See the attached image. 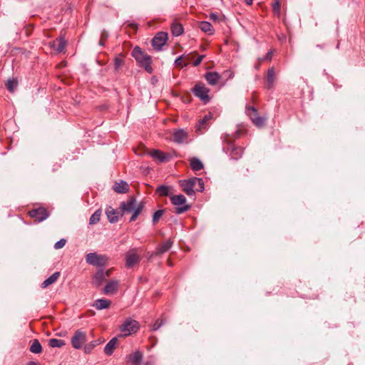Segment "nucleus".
I'll return each mask as SVG.
<instances>
[{"mask_svg":"<svg viewBox=\"0 0 365 365\" xmlns=\"http://www.w3.org/2000/svg\"><path fill=\"white\" fill-rule=\"evenodd\" d=\"M182 190L189 196L195 195V187L197 185L196 190L202 192L204 190V183L201 178H192L188 180H180L179 182Z\"/></svg>","mask_w":365,"mask_h":365,"instance_id":"obj_1","label":"nucleus"},{"mask_svg":"<svg viewBox=\"0 0 365 365\" xmlns=\"http://www.w3.org/2000/svg\"><path fill=\"white\" fill-rule=\"evenodd\" d=\"M133 57L136 60L141 67H143L147 72L151 73V57L144 52L139 46H135L132 51Z\"/></svg>","mask_w":365,"mask_h":365,"instance_id":"obj_2","label":"nucleus"},{"mask_svg":"<svg viewBox=\"0 0 365 365\" xmlns=\"http://www.w3.org/2000/svg\"><path fill=\"white\" fill-rule=\"evenodd\" d=\"M124 212H133L130 219V222L135 221L143 210V205L138 203L135 199L130 198L127 202H123L120 205Z\"/></svg>","mask_w":365,"mask_h":365,"instance_id":"obj_3","label":"nucleus"},{"mask_svg":"<svg viewBox=\"0 0 365 365\" xmlns=\"http://www.w3.org/2000/svg\"><path fill=\"white\" fill-rule=\"evenodd\" d=\"M87 264L95 267H103L107 264L108 257L106 255H98L96 252H91L86 255Z\"/></svg>","mask_w":365,"mask_h":365,"instance_id":"obj_4","label":"nucleus"},{"mask_svg":"<svg viewBox=\"0 0 365 365\" xmlns=\"http://www.w3.org/2000/svg\"><path fill=\"white\" fill-rule=\"evenodd\" d=\"M209 92L210 89L201 83H197L192 89L193 94L205 103L210 101Z\"/></svg>","mask_w":365,"mask_h":365,"instance_id":"obj_5","label":"nucleus"},{"mask_svg":"<svg viewBox=\"0 0 365 365\" xmlns=\"http://www.w3.org/2000/svg\"><path fill=\"white\" fill-rule=\"evenodd\" d=\"M87 341V336L85 331L77 330L71 339V344L73 348L80 349Z\"/></svg>","mask_w":365,"mask_h":365,"instance_id":"obj_6","label":"nucleus"},{"mask_svg":"<svg viewBox=\"0 0 365 365\" xmlns=\"http://www.w3.org/2000/svg\"><path fill=\"white\" fill-rule=\"evenodd\" d=\"M139 329V324L135 320H127L120 327V331L124 336L135 333Z\"/></svg>","mask_w":365,"mask_h":365,"instance_id":"obj_7","label":"nucleus"},{"mask_svg":"<svg viewBox=\"0 0 365 365\" xmlns=\"http://www.w3.org/2000/svg\"><path fill=\"white\" fill-rule=\"evenodd\" d=\"M247 114L256 126L261 128L264 125L265 118L258 116L257 110L253 106L247 108Z\"/></svg>","mask_w":365,"mask_h":365,"instance_id":"obj_8","label":"nucleus"},{"mask_svg":"<svg viewBox=\"0 0 365 365\" xmlns=\"http://www.w3.org/2000/svg\"><path fill=\"white\" fill-rule=\"evenodd\" d=\"M140 261V257L135 249L129 250L125 255V265L127 267H133Z\"/></svg>","mask_w":365,"mask_h":365,"instance_id":"obj_9","label":"nucleus"},{"mask_svg":"<svg viewBox=\"0 0 365 365\" xmlns=\"http://www.w3.org/2000/svg\"><path fill=\"white\" fill-rule=\"evenodd\" d=\"M168 40V34L165 32H159L153 38L152 46L157 50H160Z\"/></svg>","mask_w":365,"mask_h":365,"instance_id":"obj_10","label":"nucleus"},{"mask_svg":"<svg viewBox=\"0 0 365 365\" xmlns=\"http://www.w3.org/2000/svg\"><path fill=\"white\" fill-rule=\"evenodd\" d=\"M29 215L37 221L41 222L48 217V214L46 209L39 207L29 211Z\"/></svg>","mask_w":365,"mask_h":365,"instance_id":"obj_11","label":"nucleus"},{"mask_svg":"<svg viewBox=\"0 0 365 365\" xmlns=\"http://www.w3.org/2000/svg\"><path fill=\"white\" fill-rule=\"evenodd\" d=\"M109 275L110 270H107L105 272L103 269H100L96 273L93 279V282L96 286H100L103 282V280H105V279Z\"/></svg>","mask_w":365,"mask_h":365,"instance_id":"obj_12","label":"nucleus"},{"mask_svg":"<svg viewBox=\"0 0 365 365\" xmlns=\"http://www.w3.org/2000/svg\"><path fill=\"white\" fill-rule=\"evenodd\" d=\"M187 133L183 129H179L173 133V140L177 143H186Z\"/></svg>","mask_w":365,"mask_h":365,"instance_id":"obj_13","label":"nucleus"},{"mask_svg":"<svg viewBox=\"0 0 365 365\" xmlns=\"http://www.w3.org/2000/svg\"><path fill=\"white\" fill-rule=\"evenodd\" d=\"M228 150H230V157L235 160L239 159L243 154V148L241 147L235 146L233 144L229 145Z\"/></svg>","mask_w":365,"mask_h":365,"instance_id":"obj_14","label":"nucleus"},{"mask_svg":"<svg viewBox=\"0 0 365 365\" xmlns=\"http://www.w3.org/2000/svg\"><path fill=\"white\" fill-rule=\"evenodd\" d=\"M173 243V241H171L170 240H168L163 242L157 247L155 252L153 253V255H161L163 253L168 252L171 248Z\"/></svg>","mask_w":365,"mask_h":365,"instance_id":"obj_15","label":"nucleus"},{"mask_svg":"<svg viewBox=\"0 0 365 365\" xmlns=\"http://www.w3.org/2000/svg\"><path fill=\"white\" fill-rule=\"evenodd\" d=\"M117 343L118 339L116 337H113V339H111L104 348L105 354L108 356H110L113 353L115 349L116 348Z\"/></svg>","mask_w":365,"mask_h":365,"instance_id":"obj_16","label":"nucleus"},{"mask_svg":"<svg viewBox=\"0 0 365 365\" xmlns=\"http://www.w3.org/2000/svg\"><path fill=\"white\" fill-rule=\"evenodd\" d=\"M205 77L208 83L212 86L216 85L220 79V76L217 72H208Z\"/></svg>","mask_w":365,"mask_h":365,"instance_id":"obj_17","label":"nucleus"},{"mask_svg":"<svg viewBox=\"0 0 365 365\" xmlns=\"http://www.w3.org/2000/svg\"><path fill=\"white\" fill-rule=\"evenodd\" d=\"M113 190L117 193H125L129 190L128 184L125 181H120L119 182H115L113 186Z\"/></svg>","mask_w":365,"mask_h":365,"instance_id":"obj_18","label":"nucleus"},{"mask_svg":"<svg viewBox=\"0 0 365 365\" xmlns=\"http://www.w3.org/2000/svg\"><path fill=\"white\" fill-rule=\"evenodd\" d=\"M128 361L133 365H139L142 360L143 354L140 351H138L128 356Z\"/></svg>","mask_w":365,"mask_h":365,"instance_id":"obj_19","label":"nucleus"},{"mask_svg":"<svg viewBox=\"0 0 365 365\" xmlns=\"http://www.w3.org/2000/svg\"><path fill=\"white\" fill-rule=\"evenodd\" d=\"M200 29L208 35H212L215 29L212 25L208 21H201L199 24Z\"/></svg>","mask_w":365,"mask_h":365,"instance_id":"obj_20","label":"nucleus"},{"mask_svg":"<svg viewBox=\"0 0 365 365\" xmlns=\"http://www.w3.org/2000/svg\"><path fill=\"white\" fill-rule=\"evenodd\" d=\"M106 213L110 222L114 223L118 220V212L113 208H107Z\"/></svg>","mask_w":365,"mask_h":365,"instance_id":"obj_21","label":"nucleus"},{"mask_svg":"<svg viewBox=\"0 0 365 365\" xmlns=\"http://www.w3.org/2000/svg\"><path fill=\"white\" fill-rule=\"evenodd\" d=\"M60 277V272H56L52 275H51L48 278H47L46 280L43 282L41 284L42 288H46L48 287L49 285L55 283L58 277Z\"/></svg>","mask_w":365,"mask_h":365,"instance_id":"obj_22","label":"nucleus"},{"mask_svg":"<svg viewBox=\"0 0 365 365\" xmlns=\"http://www.w3.org/2000/svg\"><path fill=\"white\" fill-rule=\"evenodd\" d=\"M150 156L160 163L168 160V155L158 150H152Z\"/></svg>","mask_w":365,"mask_h":365,"instance_id":"obj_23","label":"nucleus"},{"mask_svg":"<svg viewBox=\"0 0 365 365\" xmlns=\"http://www.w3.org/2000/svg\"><path fill=\"white\" fill-rule=\"evenodd\" d=\"M104 342V339L99 338L96 340L92 341L84 346V351L86 354L91 352V351L97 346Z\"/></svg>","mask_w":365,"mask_h":365,"instance_id":"obj_24","label":"nucleus"},{"mask_svg":"<svg viewBox=\"0 0 365 365\" xmlns=\"http://www.w3.org/2000/svg\"><path fill=\"white\" fill-rule=\"evenodd\" d=\"M118 282L115 280H111L107 283L104 288V293L106 294L114 293L118 288Z\"/></svg>","mask_w":365,"mask_h":365,"instance_id":"obj_25","label":"nucleus"},{"mask_svg":"<svg viewBox=\"0 0 365 365\" xmlns=\"http://www.w3.org/2000/svg\"><path fill=\"white\" fill-rule=\"evenodd\" d=\"M110 301L108 300V299H97L93 306L98 310H101V309H107L110 307Z\"/></svg>","mask_w":365,"mask_h":365,"instance_id":"obj_26","label":"nucleus"},{"mask_svg":"<svg viewBox=\"0 0 365 365\" xmlns=\"http://www.w3.org/2000/svg\"><path fill=\"white\" fill-rule=\"evenodd\" d=\"M66 41L63 38H61L60 39L57 40L56 41H53L51 46L58 53L62 52L65 47H66Z\"/></svg>","mask_w":365,"mask_h":365,"instance_id":"obj_27","label":"nucleus"},{"mask_svg":"<svg viewBox=\"0 0 365 365\" xmlns=\"http://www.w3.org/2000/svg\"><path fill=\"white\" fill-rule=\"evenodd\" d=\"M274 82V68H271L267 71L266 87L268 89L272 88Z\"/></svg>","mask_w":365,"mask_h":365,"instance_id":"obj_28","label":"nucleus"},{"mask_svg":"<svg viewBox=\"0 0 365 365\" xmlns=\"http://www.w3.org/2000/svg\"><path fill=\"white\" fill-rule=\"evenodd\" d=\"M31 352L34 354H40L42 351V346L38 339L32 341V344L29 348Z\"/></svg>","mask_w":365,"mask_h":365,"instance_id":"obj_29","label":"nucleus"},{"mask_svg":"<svg viewBox=\"0 0 365 365\" xmlns=\"http://www.w3.org/2000/svg\"><path fill=\"white\" fill-rule=\"evenodd\" d=\"M171 32L173 36H178L183 33V27L182 24L178 23H173L171 25Z\"/></svg>","mask_w":365,"mask_h":365,"instance_id":"obj_30","label":"nucleus"},{"mask_svg":"<svg viewBox=\"0 0 365 365\" xmlns=\"http://www.w3.org/2000/svg\"><path fill=\"white\" fill-rule=\"evenodd\" d=\"M190 167L192 170L198 171L203 168V165L198 158H192L190 159Z\"/></svg>","mask_w":365,"mask_h":365,"instance_id":"obj_31","label":"nucleus"},{"mask_svg":"<svg viewBox=\"0 0 365 365\" xmlns=\"http://www.w3.org/2000/svg\"><path fill=\"white\" fill-rule=\"evenodd\" d=\"M171 202L175 205H182L186 201V198L183 195H173L170 198Z\"/></svg>","mask_w":365,"mask_h":365,"instance_id":"obj_32","label":"nucleus"},{"mask_svg":"<svg viewBox=\"0 0 365 365\" xmlns=\"http://www.w3.org/2000/svg\"><path fill=\"white\" fill-rule=\"evenodd\" d=\"M156 192L160 196H169L170 194V187L160 185L157 188Z\"/></svg>","mask_w":365,"mask_h":365,"instance_id":"obj_33","label":"nucleus"},{"mask_svg":"<svg viewBox=\"0 0 365 365\" xmlns=\"http://www.w3.org/2000/svg\"><path fill=\"white\" fill-rule=\"evenodd\" d=\"M48 345L53 348H55V347L60 348L65 345V342L63 340H61V339H51L48 341Z\"/></svg>","mask_w":365,"mask_h":365,"instance_id":"obj_34","label":"nucleus"},{"mask_svg":"<svg viewBox=\"0 0 365 365\" xmlns=\"http://www.w3.org/2000/svg\"><path fill=\"white\" fill-rule=\"evenodd\" d=\"M101 212V210H96L90 217L89 224L95 225L100 221Z\"/></svg>","mask_w":365,"mask_h":365,"instance_id":"obj_35","label":"nucleus"},{"mask_svg":"<svg viewBox=\"0 0 365 365\" xmlns=\"http://www.w3.org/2000/svg\"><path fill=\"white\" fill-rule=\"evenodd\" d=\"M207 123L202 118L199 120L198 124L196 126V130L200 133H202L203 130L207 128Z\"/></svg>","mask_w":365,"mask_h":365,"instance_id":"obj_36","label":"nucleus"},{"mask_svg":"<svg viewBox=\"0 0 365 365\" xmlns=\"http://www.w3.org/2000/svg\"><path fill=\"white\" fill-rule=\"evenodd\" d=\"M123 64L124 61L120 56H117L114 58V69L115 71H118Z\"/></svg>","mask_w":365,"mask_h":365,"instance_id":"obj_37","label":"nucleus"},{"mask_svg":"<svg viewBox=\"0 0 365 365\" xmlns=\"http://www.w3.org/2000/svg\"><path fill=\"white\" fill-rule=\"evenodd\" d=\"M17 81L16 80H9L6 84V88L10 92H14L17 86Z\"/></svg>","mask_w":365,"mask_h":365,"instance_id":"obj_38","label":"nucleus"},{"mask_svg":"<svg viewBox=\"0 0 365 365\" xmlns=\"http://www.w3.org/2000/svg\"><path fill=\"white\" fill-rule=\"evenodd\" d=\"M164 211L163 210H157L153 215V222L155 224L162 217Z\"/></svg>","mask_w":365,"mask_h":365,"instance_id":"obj_39","label":"nucleus"},{"mask_svg":"<svg viewBox=\"0 0 365 365\" xmlns=\"http://www.w3.org/2000/svg\"><path fill=\"white\" fill-rule=\"evenodd\" d=\"M210 19L215 22H219L222 19V17L217 13H211L210 14Z\"/></svg>","mask_w":365,"mask_h":365,"instance_id":"obj_40","label":"nucleus"},{"mask_svg":"<svg viewBox=\"0 0 365 365\" xmlns=\"http://www.w3.org/2000/svg\"><path fill=\"white\" fill-rule=\"evenodd\" d=\"M280 6L281 4L279 0H274V2L272 4V8L274 11L277 13L278 15L279 14L280 12Z\"/></svg>","mask_w":365,"mask_h":365,"instance_id":"obj_41","label":"nucleus"},{"mask_svg":"<svg viewBox=\"0 0 365 365\" xmlns=\"http://www.w3.org/2000/svg\"><path fill=\"white\" fill-rule=\"evenodd\" d=\"M185 58V55H181L175 61V63L176 66L180 67H184V58Z\"/></svg>","mask_w":365,"mask_h":365,"instance_id":"obj_42","label":"nucleus"},{"mask_svg":"<svg viewBox=\"0 0 365 365\" xmlns=\"http://www.w3.org/2000/svg\"><path fill=\"white\" fill-rule=\"evenodd\" d=\"M66 243V240L65 239H61L59 241L56 242L54 245V248L56 250H59L65 246Z\"/></svg>","mask_w":365,"mask_h":365,"instance_id":"obj_43","label":"nucleus"},{"mask_svg":"<svg viewBox=\"0 0 365 365\" xmlns=\"http://www.w3.org/2000/svg\"><path fill=\"white\" fill-rule=\"evenodd\" d=\"M163 324V321L158 319L152 326V330L156 331L158 330L162 325Z\"/></svg>","mask_w":365,"mask_h":365,"instance_id":"obj_44","label":"nucleus"},{"mask_svg":"<svg viewBox=\"0 0 365 365\" xmlns=\"http://www.w3.org/2000/svg\"><path fill=\"white\" fill-rule=\"evenodd\" d=\"M272 51H269L267 53L264 57L259 58V62L262 61H271L272 57Z\"/></svg>","mask_w":365,"mask_h":365,"instance_id":"obj_45","label":"nucleus"},{"mask_svg":"<svg viewBox=\"0 0 365 365\" xmlns=\"http://www.w3.org/2000/svg\"><path fill=\"white\" fill-rule=\"evenodd\" d=\"M188 209H189V206L187 205H183L182 207H177L176 208V213L181 214V213L187 211Z\"/></svg>","mask_w":365,"mask_h":365,"instance_id":"obj_46","label":"nucleus"},{"mask_svg":"<svg viewBox=\"0 0 365 365\" xmlns=\"http://www.w3.org/2000/svg\"><path fill=\"white\" fill-rule=\"evenodd\" d=\"M205 55H200L198 56V58L193 62V66H197L200 64V63L202 62V61L205 58Z\"/></svg>","mask_w":365,"mask_h":365,"instance_id":"obj_47","label":"nucleus"},{"mask_svg":"<svg viewBox=\"0 0 365 365\" xmlns=\"http://www.w3.org/2000/svg\"><path fill=\"white\" fill-rule=\"evenodd\" d=\"M185 56V58H184V61H184V65L183 66H188L190 64V61L192 59L191 54H188V55Z\"/></svg>","mask_w":365,"mask_h":365,"instance_id":"obj_48","label":"nucleus"},{"mask_svg":"<svg viewBox=\"0 0 365 365\" xmlns=\"http://www.w3.org/2000/svg\"><path fill=\"white\" fill-rule=\"evenodd\" d=\"M212 118V114L208 113L203 117V119L207 123Z\"/></svg>","mask_w":365,"mask_h":365,"instance_id":"obj_49","label":"nucleus"},{"mask_svg":"<svg viewBox=\"0 0 365 365\" xmlns=\"http://www.w3.org/2000/svg\"><path fill=\"white\" fill-rule=\"evenodd\" d=\"M167 264H168V266H170V267L173 266V263H172V262L170 261V259H168L167 260Z\"/></svg>","mask_w":365,"mask_h":365,"instance_id":"obj_50","label":"nucleus"},{"mask_svg":"<svg viewBox=\"0 0 365 365\" xmlns=\"http://www.w3.org/2000/svg\"><path fill=\"white\" fill-rule=\"evenodd\" d=\"M27 365H38V364L34 361H30L27 364Z\"/></svg>","mask_w":365,"mask_h":365,"instance_id":"obj_51","label":"nucleus"},{"mask_svg":"<svg viewBox=\"0 0 365 365\" xmlns=\"http://www.w3.org/2000/svg\"><path fill=\"white\" fill-rule=\"evenodd\" d=\"M247 4L251 5L252 4V0H245Z\"/></svg>","mask_w":365,"mask_h":365,"instance_id":"obj_52","label":"nucleus"},{"mask_svg":"<svg viewBox=\"0 0 365 365\" xmlns=\"http://www.w3.org/2000/svg\"><path fill=\"white\" fill-rule=\"evenodd\" d=\"M107 37V34H102L101 38L105 39Z\"/></svg>","mask_w":365,"mask_h":365,"instance_id":"obj_53","label":"nucleus"},{"mask_svg":"<svg viewBox=\"0 0 365 365\" xmlns=\"http://www.w3.org/2000/svg\"><path fill=\"white\" fill-rule=\"evenodd\" d=\"M259 66H260V63L257 64V65L255 66V68H256V69H259Z\"/></svg>","mask_w":365,"mask_h":365,"instance_id":"obj_54","label":"nucleus"},{"mask_svg":"<svg viewBox=\"0 0 365 365\" xmlns=\"http://www.w3.org/2000/svg\"><path fill=\"white\" fill-rule=\"evenodd\" d=\"M103 41H104V39H102V38L101 39V41H100L101 45H103Z\"/></svg>","mask_w":365,"mask_h":365,"instance_id":"obj_55","label":"nucleus"}]
</instances>
